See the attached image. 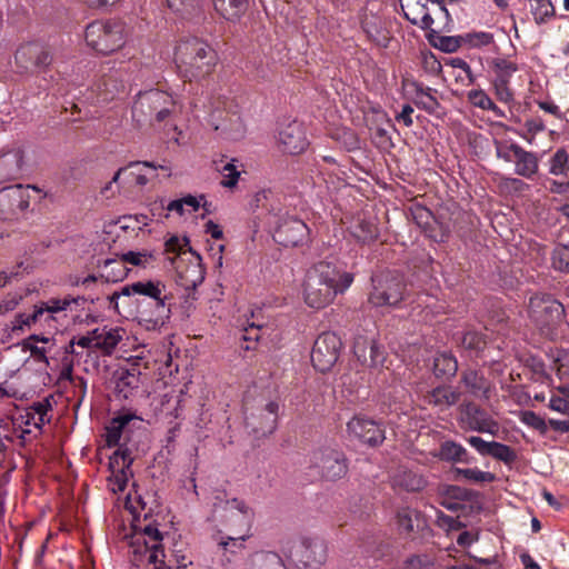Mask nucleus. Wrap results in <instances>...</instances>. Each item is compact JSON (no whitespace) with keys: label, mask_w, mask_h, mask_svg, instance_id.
Instances as JSON below:
<instances>
[{"label":"nucleus","mask_w":569,"mask_h":569,"mask_svg":"<svg viewBox=\"0 0 569 569\" xmlns=\"http://www.w3.org/2000/svg\"><path fill=\"white\" fill-rule=\"evenodd\" d=\"M353 273L343 270L339 263L322 260L315 263L303 282L305 302L313 309H322L333 302L353 282Z\"/></svg>","instance_id":"f257e3e1"},{"label":"nucleus","mask_w":569,"mask_h":569,"mask_svg":"<svg viewBox=\"0 0 569 569\" xmlns=\"http://www.w3.org/2000/svg\"><path fill=\"white\" fill-rule=\"evenodd\" d=\"M174 61L181 77L189 81L209 76L217 62V52L203 40H182L176 48Z\"/></svg>","instance_id":"f03ea898"},{"label":"nucleus","mask_w":569,"mask_h":569,"mask_svg":"<svg viewBox=\"0 0 569 569\" xmlns=\"http://www.w3.org/2000/svg\"><path fill=\"white\" fill-rule=\"evenodd\" d=\"M528 315L540 335L549 340H556L566 325L563 306L547 293L530 297Z\"/></svg>","instance_id":"7ed1b4c3"},{"label":"nucleus","mask_w":569,"mask_h":569,"mask_svg":"<svg viewBox=\"0 0 569 569\" xmlns=\"http://www.w3.org/2000/svg\"><path fill=\"white\" fill-rule=\"evenodd\" d=\"M282 211L281 208L271 207L269 212L273 240L283 247L302 246L309 236L308 226L301 219Z\"/></svg>","instance_id":"20e7f679"},{"label":"nucleus","mask_w":569,"mask_h":569,"mask_svg":"<svg viewBox=\"0 0 569 569\" xmlns=\"http://www.w3.org/2000/svg\"><path fill=\"white\" fill-rule=\"evenodd\" d=\"M87 44L101 54H109L124 44V24L120 21H93L84 32Z\"/></svg>","instance_id":"39448f33"},{"label":"nucleus","mask_w":569,"mask_h":569,"mask_svg":"<svg viewBox=\"0 0 569 569\" xmlns=\"http://www.w3.org/2000/svg\"><path fill=\"white\" fill-rule=\"evenodd\" d=\"M371 283L368 301L375 307H396L405 299L406 284L402 278L393 272L373 274Z\"/></svg>","instance_id":"423d86ee"},{"label":"nucleus","mask_w":569,"mask_h":569,"mask_svg":"<svg viewBox=\"0 0 569 569\" xmlns=\"http://www.w3.org/2000/svg\"><path fill=\"white\" fill-rule=\"evenodd\" d=\"M133 295H140L149 298L148 306L153 307L150 317L147 319L153 326H163L170 318L171 309L167 305V296L164 295V284L160 281H137L131 283Z\"/></svg>","instance_id":"0eeeda50"},{"label":"nucleus","mask_w":569,"mask_h":569,"mask_svg":"<svg viewBox=\"0 0 569 569\" xmlns=\"http://www.w3.org/2000/svg\"><path fill=\"white\" fill-rule=\"evenodd\" d=\"M311 468L327 480L341 479L347 475L348 465L345 453L333 447L315 450L310 459Z\"/></svg>","instance_id":"6e6552de"},{"label":"nucleus","mask_w":569,"mask_h":569,"mask_svg":"<svg viewBox=\"0 0 569 569\" xmlns=\"http://www.w3.org/2000/svg\"><path fill=\"white\" fill-rule=\"evenodd\" d=\"M341 340L333 332H323L316 339L311 350V361L316 370L329 371L339 358Z\"/></svg>","instance_id":"1a4fd4ad"},{"label":"nucleus","mask_w":569,"mask_h":569,"mask_svg":"<svg viewBox=\"0 0 569 569\" xmlns=\"http://www.w3.org/2000/svg\"><path fill=\"white\" fill-rule=\"evenodd\" d=\"M460 423L463 429L495 436L499 423L480 406L467 402L460 407Z\"/></svg>","instance_id":"9d476101"},{"label":"nucleus","mask_w":569,"mask_h":569,"mask_svg":"<svg viewBox=\"0 0 569 569\" xmlns=\"http://www.w3.org/2000/svg\"><path fill=\"white\" fill-rule=\"evenodd\" d=\"M279 405L276 401H269L263 408L248 413L244 412L246 428L256 437H267L271 435L278 422Z\"/></svg>","instance_id":"9b49d317"},{"label":"nucleus","mask_w":569,"mask_h":569,"mask_svg":"<svg viewBox=\"0 0 569 569\" xmlns=\"http://www.w3.org/2000/svg\"><path fill=\"white\" fill-rule=\"evenodd\" d=\"M152 106L153 121L157 123L168 124L172 118L180 112V106L177 100L168 92L151 89L144 91V98L141 106Z\"/></svg>","instance_id":"f8f14e48"},{"label":"nucleus","mask_w":569,"mask_h":569,"mask_svg":"<svg viewBox=\"0 0 569 569\" xmlns=\"http://www.w3.org/2000/svg\"><path fill=\"white\" fill-rule=\"evenodd\" d=\"M327 545L319 538H302L296 546L292 556L305 568L318 569L327 560Z\"/></svg>","instance_id":"ddd939ff"},{"label":"nucleus","mask_w":569,"mask_h":569,"mask_svg":"<svg viewBox=\"0 0 569 569\" xmlns=\"http://www.w3.org/2000/svg\"><path fill=\"white\" fill-rule=\"evenodd\" d=\"M132 457L128 449L119 448L109 459V468L111 475L109 477L110 489L117 492H123L127 488L129 479L133 476L130 467L132 465Z\"/></svg>","instance_id":"4468645a"},{"label":"nucleus","mask_w":569,"mask_h":569,"mask_svg":"<svg viewBox=\"0 0 569 569\" xmlns=\"http://www.w3.org/2000/svg\"><path fill=\"white\" fill-rule=\"evenodd\" d=\"M88 299L83 296H66L63 298H51L47 301H42L34 306L33 318L39 319L40 322L50 325V321L58 320V315L68 309H72V306H81Z\"/></svg>","instance_id":"2eb2a0df"},{"label":"nucleus","mask_w":569,"mask_h":569,"mask_svg":"<svg viewBox=\"0 0 569 569\" xmlns=\"http://www.w3.org/2000/svg\"><path fill=\"white\" fill-rule=\"evenodd\" d=\"M278 142L281 149L290 154L303 152L309 144L303 124L296 120L280 126Z\"/></svg>","instance_id":"dca6fc26"},{"label":"nucleus","mask_w":569,"mask_h":569,"mask_svg":"<svg viewBox=\"0 0 569 569\" xmlns=\"http://www.w3.org/2000/svg\"><path fill=\"white\" fill-rule=\"evenodd\" d=\"M347 429L350 435L371 447L381 445L386 438L385 429L380 423L361 416L353 417L347 423Z\"/></svg>","instance_id":"f3484780"},{"label":"nucleus","mask_w":569,"mask_h":569,"mask_svg":"<svg viewBox=\"0 0 569 569\" xmlns=\"http://www.w3.org/2000/svg\"><path fill=\"white\" fill-rule=\"evenodd\" d=\"M142 168H150L152 170H156L157 168L169 170L168 168L163 166L157 167L153 162H131L127 168L119 169L116 174L113 176L112 180L104 187L102 190L103 193H107L111 189V186L113 183L118 186H126L136 183L138 186H144L148 183L149 179L143 174Z\"/></svg>","instance_id":"a211bd4d"},{"label":"nucleus","mask_w":569,"mask_h":569,"mask_svg":"<svg viewBox=\"0 0 569 569\" xmlns=\"http://www.w3.org/2000/svg\"><path fill=\"white\" fill-rule=\"evenodd\" d=\"M353 353L362 365L372 368L382 367L386 361V351L376 340L358 337L353 343Z\"/></svg>","instance_id":"6ab92c4d"},{"label":"nucleus","mask_w":569,"mask_h":569,"mask_svg":"<svg viewBox=\"0 0 569 569\" xmlns=\"http://www.w3.org/2000/svg\"><path fill=\"white\" fill-rule=\"evenodd\" d=\"M390 483L397 492H418L427 486L426 478L418 471L399 467L390 477Z\"/></svg>","instance_id":"aec40b11"},{"label":"nucleus","mask_w":569,"mask_h":569,"mask_svg":"<svg viewBox=\"0 0 569 569\" xmlns=\"http://www.w3.org/2000/svg\"><path fill=\"white\" fill-rule=\"evenodd\" d=\"M41 192V189L34 184H16L6 187L0 191V203H8L9 209L12 212H23L30 206V194L29 190Z\"/></svg>","instance_id":"412c9836"},{"label":"nucleus","mask_w":569,"mask_h":569,"mask_svg":"<svg viewBox=\"0 0 569 569\" xmlns=\"http://www.w3.org/2000/svg\"><path fill=\"white\" fill-rule=\"evenodd\" d=\"M460 382L472 397L488 400L492 390V383L485 375L475 369H466L461 372Z\"/></svg>","instance_id":"4be33fe9"},{"label":"nucleus","mask_w":569,"mask_h":569,"mask_svg":"<svg viewBox=\"0 0 569 569\" xmlns=\"http://www.w3.org/2000/svg\"><path fill=\"white\" fill-rule=\"evenodd\" d=\"M23 158L21 149H11L0 154V183L12 181L20 177Z\"/></svg>","instance_id":"5701e85b"},{"label":"nucleus","mask_w":569,"mask_h":569,"mask_svg":"<svg viewBox=\"0 0 569 569\" xmlns=\"http://www.w3.org/2000/svg\"><path fill=\"white\" fill-rule=\"evenodd\" d=\"M433 457L450 463H472L475 460L461 443L453 440L442 441Z\"/></svg>","instance_id":"b1692460"},{"label":"nucleus","mask_w":569,"mask_h":569,"mask_svg":"<svg viewBox=\"0 0 569 569\" xmlns=\"http://www.w3.org/2000/svg\"><path fill=\"white\" fill-rule=\"evenodd\" d=\"M516 158L515 172L525 178H532L538 171V158L531 151L525 150L517 143H511Z\"/></svg>","instance_id":"393cba45"},{"label":"nucleus","mask_w":569,"mask_h":569,"mask_svg":"<svg viewBox=\"0 0 569 569\" xmlns=\"http://www.w3.org/2000/svg\"><path fill=\"white\" fill-rule=\"evenodd\" d=\"M361 27L367 37L378 46L387 47L389 42V32L385 27L382 19L377 14H365Z\"/></svg>","instance_id":"a878e982"},{"label":"nucleus","mask_w":569,"mask_h":569,"mask_svg":"<svg viewBox=\"0 0 569 569\" xmlns=\"http://www.w3.org/2000/svg\"><path fill=\"white\" fill-rule=\"evenodd\" d=\"M17 61H30L36 67L42 68L50 64L52 58L50 53L39 43H27L16 52Z\"/></svg>","instance_id":"bb28decb"},{"label":"nucleus","mask_w":569,"mask_h":569,"mask_svg":"<svg viewBox=\"0 0 569 569\" xmlns=\"http://www.w3.org/2000/svg\"><path fill=\"white\" fill-rule=\"evenodd\" d=\"M244 569H287L282 558L274 551L259 550L252 552Z\"/></svg>","instance_id":"cd10ccee"},{"label":"nucleus","mask_w":569,"mask_h":569,"mask_svg":"<svg viewBox=\"0 0 569 569\" xmlns=\"http://www.w3.org/2000/svg\"><path fill=\"white\" fill-rule=\"evenodd\" d=\"M460 396L461 393L453 390L450 386H438L427 392L425 400L429 405L443 410L455 406L459 401Z\"/></svg>","instance_id":"c85d7f7f"},{"label":"nucleus","mask_w":569,"mask_h":569,"mask_svg":"<svg viewBox=\"0 0 569 569\" xmlns=\"http://www.w3.org/2000/svg\"><path fill=\"white\" fill-rule=\"evenodd\" d=\"M410 87L413 88L415 98L413 103L419 108L432 114L440 107L439 101L435 97L436 89L426 87L423 83L418 81H411Z\"/></svg>","instance_id":"c756f323"},{"label":"nucleus","mask_w":569,"mask_h":569,"mask_svg":"<svg viewBox=\"0 0 569 569\" xmlns=\"http://www.w3.org/2000/svg\"><path fill=\"white\" fill-rule=\"evenodd\" d=\"M140 420L136 415L130 412L120 413L112 418L106 427V443L108 447H116L119 445L123 431L128 428L132 420Z\"/></svg>","instance_id":"7c9ffc66"},{"label":"nucleus","mask_w":569,"mask_h":569,"mask_svg":"<svg viewBox=\"0 0 569 569\" xmlns=\"http://www.w3.org/2000/svg\"><path fill=\"white\" fill-rule=\"evenodd\" d=\"M214 11L227 21H238L247 11L248 0H211Z\"/></svg>","instance_id":"2f4dec72"},{"label":"nucleus","mask_w":569,"mask_h":569,"mask_svg":"<svg viewBox=\"0 0 569 569\" xmlns=\"http://www.w3.org/2000/svg\"><path fill=\"white\" fill-rule=\"evenodd\" d=\"M91 338L94 349L103 350L107 353H110L121 340L119 329L108 327L91 330Z\"/></svg>","instance_id":"473e14b6"},{"label":"nucleus","mask_w":569,"mask_h":569,"mask_svg":"<svg viewBox=\"0 0 569 569\" xmlns=\"http://www.w3.org/2000/svg\"><path fill=\"white\" fill-rule=\"evenodd\" d=\"M458 371V360L450 351L438 352L433 358V375L439 379L449 380Z\"/></svg>","instance_id":"72a5a7b5"},{"label":"nucleus","mask_w":569,"mask_h":569,"mask_svg":"<svg viewBox=\"0 0 569 569\" xmlns=\"http://www.w3.org/2000/svg\"><path fill=\"white\" fill-rule=\"evenodd\" d=\"M139 375L130 370H119L114 373V392L119 398L128 399L139 386Z\"/></svg>","instance_id":"f704fd0d"},{"label":"nucleus","mask_w":569,"mask_h":569,"mask_svg":"<svg viewBox=\"0 0 569 569\" xmlns=\"http://www.w3.org/2000/svg\"><path fill=\"white\" fill-rule=\"evenodd\" d=\"M352 237L360 243L367 244L376 241L379 229L373 220L358 219L350 229Z\"/></svg>","instance_id":"c9c22d12"},{"label":"nucleus","mask_w":569,"mask_h":569,"mask_svg":"<svg viewBox=\"0 0 569 569\" xmlns=\"http://www.w3.org/2000/svg\"><path fill=\"white\" fill-rule=\"evenodd\" d=\"M460 343L465 350L470 352L471 357H481L488 346V340L485 333L468 330L462 335Z\"/></svg>","instance_id":"e433bc0d"},{"label":"nucleus","mask_w":569,"mask_h":569,"mask_svg":"<svg viewBox=\"0 0 569 569\" xmlns=\"http://www.w3.org/2000/svg\"><path fill=\"white\" fill-rule=\"evenodd\" d=\"M201 200H204V196L201 194L199 198L192 194H186L180 199H174L168 202L166 206V210L169 212H174L179 217H182L186 213H192L199 210L201 206Z\"/></svg>","instance_id":"4c0bfd02"},{"label":"nucleus","mask_w":569,"mask_h":569,"mask_svg":"<svg viewBox=\"0 0 569 569\" xmlns=\"http://www.w3.org/2000/svg\"><path fill=\"white\" fill-rule=\"evenodd\" d=\"M456 481L466 480L471 483H490L496 480V475L482 471L478 468H455L452 470Z\"/></svg>","instance_id":"58836bf2"},{"label":"nucleus","mask_w":569,"mask_h":569,"mask_svg":"<svg viewBox=\"0 0 569 569\" xmlns=\"http://www.w3.org/2000/svg\"><path fill=\"white\" fill-rule=\"evenodd\" d=\"M428 41L433 48L447 53L456 52L463 43L462 36H442L435 30L428 34Z\"/></svg>","instance_id":"ea45409f"},{"label":"nucleus","mask_w":569,"mask_h":569,"mask_svg":"<svg viewBox=\"0 0 569 569\" xmlns=\"http://www.w3.org/2000/svg\"><path fill=\"white\" fill-rule=\"evenodd\" d=\"M410 11H405V17L410 23L420 27L423 30L431 29L433 24V18L429 13L426 3L417 2L413 8H409Z\"/></svg>","instance_id":"a19ab883"},{"label":"nucleus","mask_w":569,"mask_h":569,"mask_svg":"<svg viewBox=\"0 0 569 569\" xmlns=\"http://www.w3.org/2000/svg\"><path fill=\"white\" fill-rule=\"evenodd\" d=\"M100 266L103 269L102 277H104L107 281L111 282L123 280L129 271L121 258L106 259Z\"/></svg>","instance_id":"79ce46f5"},{"label":"nucleus","mask_w":569,"mask_h":569,"mask_svg":"<svg viewBox=\"0 0 569 569\" xmlns=\"http://www.w3.org/2000/svg\"><path fill=\"white\" fill-rule=\"evenodd\" d=\"M490 67L495 73L493 81H510L512 76L519 70L516 62L507 58H493Z\"/></svg>","instance_id":"37998d69"},{"label":"nucleus","mask_w":569,"mask_h":569,"mask_svg":"<svg viewBox=\"0 0 569 569\" xmlns=\"http://www.w3.org/2000/svg\"><path fill=\"white\" fill-rule=\"evenodd\" d=\"M530 10L537 24L546 23L555 16L551 0H529Z\"/></svg>","instance_id":"c03bdc74"},{"label":"nucleus","mask_w":569,"mask_h":569,"mask_svg":"<svg viewBox=\"0 0 569 569\" xmlns=\"http://www.w3.org/2000/svg\"><path fill=\"white\" fill-rule=\"evenodd\" d=\"M33 312L31 315L18 313L14 317V320L11 321L4 329L6 339H12L14 336L19 337L23 333L26 327H30L32 323L39 322V319H32Z\"/></svg>","instance_id":"a18cd8bd"},{"label":"nucleus","mask_w":569,"mask_h":569,"mask_svg":"<svg viewBox=\"0 0 569 569\" xmlns=\"http://www.w3.org/2000/svg\"><path fill=\"white\" fill-rule=\"evenodd\" d=\"M43 342L47 343L50 341V338L48 337H40L38 335H31L22 342V349L29 350L31 352V356L39 362L49 363L47 358V350L43 347H38L33 342Z\"/></svg>","instance_id":"49530a36"},{"label":"nucleus","mask_w":569,"mask_h":569,"mask_svg":"<svg viewBox=\"0 0 569 569\" xmlns=\"http://www.w3.org/2000/svg\"><path fill=\"white\" fill-rule=\"evenodd\" d=\"M144 98V92H139L138 96H137V99L134 100L133 104H132V118L133 120L139 123V124H142V123H146V122H150L151 124H153V109H152V106H147L143 103V106H141L140 103L142 102V99Z\"/></svg>","instance_id":"de8ad7c7"},{"label":"nucleus","mask_w":569,"mask_h":569,"mask_svg":"<svg viewBox=\"0 0 569 569\" xmlns=\"http://www.w3.org/2000/svg\"><path fill=\"white\" fill-rule=\"evenodd\" d=\"M462 41L470 48L480 49L493 43L495 37L487 31H472L462 34Z\"/></svg>","instance_id":"09e8293b"},{"label":"nucleus","mask_w":569,"mask_h":569,"mask_svg":"<svg viewBox=\"0 0 569 569\" xmlns=\"http://www.w3.org/2000/svg\"><path fill=\"white\" fill-rule=\"evenodd\" d=\"M488 456L502 461L506 465H510L517 459V453L510 446L498 441H491V448Z\"/></svg>","instance_id":"8fccbe9b"},{"label":"nucleus","mask_w":569,"mask_h":569,"mask_svg":"<svg viewBox=\"0 0 569 569\" xmlns=\"http://www.w3.org/2000/svg\"><path fill=\"white\" fill-rule=\"evenodd\" d=\"M552 360L557 376L562 379L569 377V349H556L549 353Z\"/></svg>","instance_id":"3c124183"},{"label":"nucleus","mask_w":569,"mask_h":569,"mask_svg":"<svg viewBox=\"0 0 569 569\" xmlns=\"http://www.w3.org/2000/svg\"><path fill=\"white\" fill-rule=\"evenodd\" d=\"M234 162L236 160L232 159L230 162H227L223 166L217 164V170L222 174V180L220 183L224 188H233L238 183L240 170L234 164Z\"/></svg>","instance_id":"603ef678"},{"label":"nucleus","mask_w":569,"mask_h":569,"mask_svg":"<svg viewBox=\"0 0 569 569\" xmlns=\"http://www.w3.org/2000/svg\"><path fill=\"white\" fill-rule=\"evenodd\" d=\"M519 419L523 425L537 430L540 435H546L548 432V422H546V420L535 411H521Z\"/></svg>","instance_id":"864d4df0"},{"label":"nucleus","mask_w":569,"mask_h":569,"mask_svg":"<svg viewBox=\"0 0 569 569\" xmlns=\"http://www.w3.org/2000/svg\"><path fill=\"white\" fill-rule=\"evenodd\" d=\"M551 261L556 270L569 273V244L557 246L552 252Z\"/></svg>","instance_id":"5fc2aeb1"},{"label":"nucleus","mask_w":569,"mask_h":569,"mask_svg":"<svg viewBox=\"0 0 569 569\" xmlns=\"http://www.w3.org/2000/svg\"><path fill=\"white\" fill-rule=\"evenodd\" d=\"M569 154L565 149H558L550 160V173L555 176H566L569 170Z\"/></svg>","instance_id":"6e6d98bb"},{"label":"nucleus","mask_w":569,"mask_h":569,"mask_svg":"<svg viewBox=\"0 0 569 569\" xmlns=\"http://www.w3.org/2000/svg\"><path fill=\"white\" fill-rule=\"evenodd\" d=\"M419 513L410 508H401L397 511V523L402 532L410 533L413 531V518H418Z\"/></svg>","instance_id":"4d7b16f0"},{"label":"nucleus","mask_w":569,"mask_h":569,"mask_svg":"<svg viewBox=\"0 0 569 569\" xmlns=\"http://www.w3.org/2000/svg\"><path fill=\"white\" fill-rule=\"evenodd\" d=\"M162 540V532L153 525H147L141 528V535L136 537V542L140 543L142 541L144 547H149V545L154 542H161Z\"/></svg>","instance_id":"13d9d810"},{"label":"nucleus","mask_w":569,"mask_h":569,"mask_svg":"<svg viewBox=\"0 0 569 569\" xmlns=\"http://www.w3.org/2000/svg\"><path fill=\"white\" fill-rule=\"evenodd\" d=\"M124 264L144 266L149 260H153V253L150 251H128L122 253L121 257Z\"/></svg>","instance_id":"bf43d9fd"},{"label":"nucleus","mask_w":569,"mask_h":569,"mask_svg":"<svg viewBox=\"0 0 569 569\" xmlns=\"http://www.w3.org/2000/svg\"><path fill=\"white\" fill-rule=\"evenodd\" d=\"M432 566V559L428 555H411L401 565L402 569H428Z\"/></svg>","instance_id":"052dcab7"},{"label":"nucleus","mask_w":569,"mask_h":569,"mask_svg":"<svg viewBox=\"0 0 569 569\" xmlns=\"http://www.w3.org/2000/svg\"><path fill=\"white\" fill-rule=\"evenodd\" d=\"M61 378L62 379H68L71 383H73V386L76 388L74 393L76 395L79 393V402H81V400L84 398L86 392H87V381H86V379L82 378V377L74 378L72 376V368L71 367H68V368L62 370Z\"/></svg>","instance_id":"680f3d73"},{"label":"nucleus","mask_w":569,"mask_h":569,"mask_svg":"<svg viewBox=\"0 0 569 569\" xmlns=\"http://www.w3.org/2000/svg\"><path fill=\"white\" fill-rule=\"evenodd\" d=\"M337 140L340 141L348 151L360 149V140L352 130L343 129L341 132H338Z\"/></svg>","instance_id":"e2e57ef3"},{"label":"nucleus","mask_w":569,"mask_h":569,"mask_svg":"<svg viewBox=\"0 0 569 569\" xmlns=\"http://www.w3.org/2000/svg\"><path fill=\"white\" fill-rule=\"evenodd\" d=\"M495 94L502 103H511L513 101V92L510 89V81H492Z\"/></svg>","instance_id":"0e129e2a"},{"label":"nucleus","mask_w":569,"mask_h":569,"mask_svg":"<svg viewBox=\"0 0 569 569\" xmlns=\"http://www.w3.org/2000/svg\"><path fill=\"white\" fill-rule=\"evenodd\" d=\"M248 539V536L242 535L239 537H222L218 542V546L221 547L226 552L234 553L237 549L244 548V541Z\"/></svg>","instance_id":"69168bd1"},{"label":"nucleus","mask_w":569,"mask_h":569,"mask_svg":"<svg viewBox=\"0 0 569 569\" xmlns=\"http://www.w3.org/2000/svg\"><path fill=\"white\" fill-rule=\"evenodd\" d=\"M468 101L477 108L486 110L491 102V98L482 89H472L467 94Z\"/></svg>","instance_id":"338daca9"},{"label":"nucleus","mask_w":569,"mask_h":569,"mask_svg":"<svg viewBox=\"0 0 569 569\" xmlns=\"http://www.w3.org/2000/svg\"><path fill=\"white\" fill-rule=\"evenodd\" d=\"M147 551H149L148 562L157 565L161 567L164 565V550L161 542H154L149 545V547H144Z\"/></svg>","instance_id":"774afa93"}]
</instances>
